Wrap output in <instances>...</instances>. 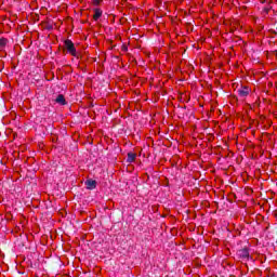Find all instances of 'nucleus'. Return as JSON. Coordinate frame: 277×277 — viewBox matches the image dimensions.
<instances>
[{"instance_id":"9b49d317","label":"nucleus","mask_w":277,"mask_h":277,"mask_svg":"<svg viewBox=\"0 0 277 277\" xmlns=\"http://www.w3.org/2000/svg\"><path fill=\"white\" fill-rule=\"evenodd\" d=\"M264 12H266V14H267V12H269V9H264Z\"/></svg>"},{"instance_id":"20e7f679","label":"nucleus","mask_w":277,"mask_h":277,"mask_svg":"<svg viewBox=\"0 0 277 277\" xmlns=\"http://www.w3.org/2000/svg\"><path fill=\"white\" fill-rule=\"evenodd\" d=\"M87 189H96V181L94 180H87L85 181Z\"/></svg>"},{"instance_id":"f257e3e1","label":"nucleus","mask_w":277,"mask_h":277,"mask_svg":"<svg viewBox=\"0 0 277 277\" xmlns=\"http://www.w3.org/2000/svg\"><path fill=\"white\" fill-rule=\"evenodd\" d=\"M64 47L67 49V53L69 55H72V57H79V54L77 53V48H75V43L70 39H66L64 41Z\"/></svg>"},{"instance_id":"1a4fd4ad","label":"nucleus","mask_w":277,"mask_h":277,"mask_svg":"<svg viewBox=\"0 0 277 277\" xmlns=\"http://www.w3.org/2000/svg\"><path fill=\"white\" fill-rule=\"evenodd\" d=\"M102 0H93L94 5H98V3H101Z\"/></svg>"},{"instance_id":"7ed1b4c3","label":"nucleus","mask_w":277,"mask_h":277,"mask_svg":"<svg viewBox=\"0 0 277 277\" xmlns=\"http://www.w3.org/2000/svg\"><path fill=\"white\" fill-rule=\"evenodd\" d=\"M237 254L240 259H248L250 256V251H248L247 248H243L238 250Z\"/></svg>"},{"instance_id":"f03ea898","label":"nucleus","mask_w":277,"mask_h":277,"mask_svg":"<svg viewBox=\"0 0 277 277\" xmlns=\"http://www.w3.org/2000/svg\"><path fill=\"white\" fill-rule=\"evenodd\" d=\"M238 94H239V96H241V98H246V96H248V94H250V88L241 87L240 89H238Z\"/></svg>"},{"instance_id":"0eeeda50","label":"nucleus","mask_w":277,"mask_h":277,"mask_svg":"<svg viewBox=\"0 0 277 277\" xmlns=\"http://www.w3.org/2000/svg\"><path fill=\"white\" fill-rule=\"evenodd\" d=\"M101 16H103V11L101 9H95L93 15L94 21H97Z\"/></svg>"},{"instance_id":"9d476101","label":"nucleus","mask_w":277,"mask_h":277,"mask_svg":"<svg viewBox=\"0 0 277 277\" xmlns=\"http://www.w3.org/2000/svg\"><path fill=\"white\" fill-rule=\"evenodd\" d=\"M122 51H128L127 45H123V47H122Z\"/></svg>"},{"instance_id":"6e6552de","label":"nucleus","mask_w":277,"mask_h":277,"mask_svg":"<svg viewBox=\"0 0 277 277\" xmlns=\"http://www.w3.org/2000/svg\"><path fill=\"white\" fill-rule=\"evenodd\" d=\"M8 44V39L0 38V49H3Z\"/></svg>"},{"instance_id":"423d86ee","label":"nucleus","mask_w":277,"mask_h":277,"mask_svg":"<svg viewBox=\"0 0 277 277\" xmlns=\"http://www.w3.org/2000/svg\"><path fill=\"white\" fill-rule=\"evenodd\" d=\"M136 157H137V154H135V153H128L127 162L128 163H133V161H135Z\"/></svg>"},{"instance_id":"39448f33","label":"nucleus","mask_w":277,"mask_h":277,"mask_svg":"<svg viewBox=\"0 0 277 277\" xmlns=\"http://www.w3.org/2000/svg\"><path fill=\"white\" fill-rule=\"evenodd\" d=\"M55 103H58V105H66V97H64L63 94H58L55 98Z\"/></svg>"}]
</instances>
